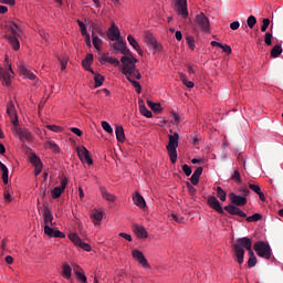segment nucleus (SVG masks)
I'll return each instance as SVG.
<instances>
[{
    "label": "nucleus",
    "instance_id": "obj_1",
    "mask_svg": "<svg viewBox=\"0 0 283 283\" xmlns=\"http://www.w3.org/2000/svg\"><path fill=\"white\" fill-rule=\"evenodd\" d=\"M244 249L249 251V260L248 266L249 269H253L258 264V259L255 258V253H253V241L250 238L243 237L239 238L233 245L234 258L238 264H244Z\"/></svg>",
    "mask_w": 283,
    "mask_h": 283
},
{
    "label": "nucleus",
    "instance_id": "obj_2",
    "mask_svg": "<svg viewBox=\"0 0 283 283\" xmlns=\"http://www.w3.org/2000/svg\"><path fill=\"white\" fill-rule=\"evenodd\" d=\"M129 56L130 55H124L120 59L123 64L122 74H124L125 76H134L135 78H137V81H140V78H143V75H140V71L136 69L134 60H132V57Z\"/></svg>",
    "mask_w": 283,
    "mask_h": 283
},
{
    "label": "nucleus",
    "instance_id": "obj_3",
    "mask_svg": "<svg viewBox=\"0 0 283 283\" xmlns=\"http://www.w3.org/2000/svg\"><path fill=\"white\" fill-rule=\"evenodd\" d=\"M7 28L11 34H6L4 39H8L13 50H20L21 43H19V36L21 35V28H19V24H17V22H9Z\"/></svg>",
    "mask_w": 283,
    "mask_h": 283
},
{
    "label": "nucleus",
    "instance_id": "obj_4",
    "mask_svg": "<svg viewBox=\"0 0 283 283\" xmlns=\"http://www.w3.org/2000/svg\"><path fill=\"white\" fill-rule=\"evenodd\" d=\"M169 142L166 147L168 156L170 158V161L172 165H176V161L178 160V143L180 140V135L178 133H174L172 135L168 136Z\"/></svg>",
    "mask_w": 283,
    "mask_h": 283
},
{
    "label": "nucleus",
    "instance_id": "obj_5",
    "mask_svg": "<svg viewBox=\"0 0 283 283\" xmlns=\"http://www.w3.org/2000/svg\"><path fill=\"white\" fill-rule=\"evenodd\" d=\"M254 251L259 258H264L265 260H271V245L263 241L254 243Z\"/></svg>",
    "mask_w": 283,
    "mask_h": 283
},
{
    "label": "nucleus",
    "instance_id": "obj_6",
    "mask_svg": "<svg viewBox=\"0 0 283 283\" xmlns=\"http://www.w3.org/2000/svg\"><path fill=\"white\" fill-rule=\"evenodd\" d=\"M69 240H71V242H73L75 247H80V249H83V251H87V252L92 251V245L83 242V240H81V237H78V234L76 233H70Z\"/></svg>",
    "mask_w": 283,
    "mask_h": 283
},
{
    "label": "nucleus",
    "instance_id": "obj_7",
    "mask_svg": "<svg viewBox=\"0 0 283 283\" xmlns=\"http://www.w3.org/2000/svg\"><path fill=\"white\" fill-rule=\"evenodd\" d=\"M7 114L9 118L11 119V123L14 127L19 126V116L17 115V107H14L13 102H9L7 104Z\"/></svg>",
    "mask_w": 283,
    "mask_h": 283
},
{
    "label": "nucleus",
    "instance_id": "obj_8",
    "mask_svg": "<svg viewBox=\"0 0 283 283\" xmlns=\"http://www.w3.org/2000/svg\"><path fill=\"white\" fill-rule=\"evenodd\" d=\"M145 42L149 50H154L155 52H160V50H163V46L158 44V41L151 33H146Z\"/></svg>",
    "mask_w": 283,
    "mask_h": 283
},
{
    "label": "nucleus",
    "instance_id": "obj_9",
    "mask_svg": "<svg viewBox=\"0 0 283 283\" xmlns=\"http://www.w3.org/2000/svg\"><path fill=\"white\" fill-rule=\"evenodd\" d=\"M77 156L82 163L94 165V160H92V157L90 156V150H87L85 146L77 147Z\"/></svg>",
    "mask_w": 283,
    "mask_h": 283
},
{
    "label": "nucleus",
    "instance_id": "obj_10",
    "mask_svg": "<svg viewBox=\"0 0 283 283\" xmlns=\"http://www.w3.org/2000/svg\"><path fill=\"white\" fill-rule=\"evenodd\" d=\"M175 10L178 14H181L184 19L189 17V11H187V0H175Z\"/></svg>",
    "mask_w": 283,
    "mask_h": 283
},
{
    "label": "nucleus",
    "instance_id": "obj_11",
    "mask_svg": "<svg viewBox=\"0 0 283 283\" xmlns=\"http://www.w3.org/2000/svg\"><path fill=\"white\" fill-rule=\"evenodd\" d=\"M197 24L203 32H209L211 24L209 23V18L205 13H200L196 17Z\"/></svg>",
    "mask_w": 283,
    "mask_h": 283
},
{
    "label": "nucleus",
    "instance_id": "obj_12",
    "mask_svg": "<svg viewBox=\"0 0 283 283\" xmlns=\"http://www.w3.org/2000/svg\"><path fill=\"white\" fill-rule=\"evenodd\" d=\"M132 255L134 260H136V262H138L143 266V269H149V262L145 258V254L140 252V250H133Z\"/></svg>",
    "mask_w": 283,
    "mask_h": 283
},
{
    "label": "nucleus",
    "instance_id": "obj_13",
    "mask_svg": "<svg viewBox=\"0 0 283 283\" xmlns=\"http://www.w3.org/2000/svg\"><path fill=\"white\" fill-rule=\"evenodd\" d=\"M114 49L117 50V52L124 54V56H132V51L127 49V42L123 40H117L114 43Z\"/></svg>",
    "mask_w": 283,
    "mask_h": 283
},
{
    "label": "nucleus",
    "instance_id": "obj_14",
    "mask_svg": "<svg viewBox=\"0 0 283 283\" xmlns=\"http://www.w3.org/2000/svg\"><path fill=\"white\" fill-rule=\"evenodd\" d=\"M208 205L210 209H213L218 213L224 214V209H222V205H220V201L214 196L208 197Z\"/></svg>",
    "mask_w": 283,
    "mask_h": 283
},
{
    "label": "nucleus",
    "instance_id": "obj_15",
    "mask_svg": "<svg viewBox=\"0 0 283 283\" xmlns=\"http://www.w3.org/2000/svg\"><path fill=\"white\" fill-rule=\"evenodd\" d=\"M229 198H230L231 203L235 205V207H244L247 205V198L242 197L240 195L230 192Z\"/></svg>",
    "mask_w": 283,
    "mask_h": 283
},
{
    "label": "nucleus",
    "instance_id": "obj_16",
    "mask_svg": "<svg viewBox=\"0 0 283 283\" xmlns=\"http://www.w3.org/2000/svg\"><path fill=\"white\" fill-rule=\"evenodd\" d=\"M224 211L230 213V216H239V218H247V214L244 213V211H242L240 208L233 205L226 206Z\"/></svg>",
    "mask_w": 283,
    "mask_h": 283
},
{
    "label": "nucleus",
    "instance_id": "obj_17",
    "mask_svg": "<svg viewBox=\"0 0 283 283\" xmlns=\"http://www.w3.org/2000/svg\"><path fill=\"white\" fill-rule=\"evenodd\" d=\"M107 36L111 41H119L120 40V30L116 27V24H112L108 29Z\"/></svg>",
    "mask_w": 283,
    "mask_h": 283
},
{
    "label": "nucleus",
    "instance_id": "obj_18",
    "mask_svg": "<svg viewBox=\"0 0 283 283\" xmlns=\"http://www.w3.org/2000/svg\"><path fill=\"white\" fill-rule=\"evenodd\" d=\"M44 233L49 235V238H65V234L60 230H54L50 226H44Z\"/></svg>",
    "mask_w": 283,
    "mask_h": 283
},
{
    "label": "nucleus",
    "instance_id": "obj_19",
    "mask_svg": "<svg viewBox=\"0 0 283 283\" xmlns=\"http://www.w3.org/2000/svg\"><path fill=\"white\" fill-rule=\"evenodd\" d=\"M12 74H14V72L12 71V66H9V70L4 71V73L0 75L7 87H10L12 83Z\"/></svg>",
    "mask_w": 283,
    "mask_h": 283
},
{
    "label": "nucleus",
    "instance_id": "obj_20",
    "mask_svg": "<svg viewBox=\"0 0 283 283\" xmlns=\"http://www.w3.org/2000/svg\"><path fill=\"white\" fill-rule=\"evenodd\" d=\"M44 209V213H43V219H44V224L48 226H52L54 223H52V220H54V216L52 214V210H50V208H48V206H43Z\"/></svg>",
    "mask_w": 283,
    "mask_h": 283
},
{
    "label": "nucleus",
    "instance_id": "obj_21",
    "mask_svg": "<svg viewBox=\"0 0 283 283\" xmlns=\"http://www.w3.org/2000/svg\"><path fill=\"white\" fill-rule=\"evenodd\" d=\"M133 202L134 205H136V207H139V209H145L147 207L145 198H143L138 192H135V195L133 196Z\"/></svg>",
    "mask_w": 283,
    "mask_h": 283
},
{
    "label": "nucleus",
    "instance_id": "obj_22",
    "mask_svg": "<svg viewBox=\"0 0 283 283\" xmlns=\"http://www.w3.org/2000/svg\"><path fill=\"white\" fill-rule=\"evenodd\" d=\"M99 63H111V65H115V67H118V65H120V61H118V59L109 56V54H103Z\"/></svg>",
    "mask_w": 283,
    "mask_h": 283
},
{
    "label": "nucleus",
    "instance_id": "obj_23",
    "mask_svg": "<svg viewBox=\"0 0 283 283\" xmlns=\"http://www.w3.org/2000/svg\"><path fill=\"white\" fill-rule=\"evenodd\" d=\"M18 135L22 143H25V140L30 143L32 140V133L28 129H19Z\"/></svg>",
    "mask_w": 283,
    "mask_h": 283
},
{
    "label": "nucleus",
    "instance_id": "obj_24",
    "mask_svg": "<svg viewBox=\"0 0 283 283\" xmlns=\"http://www.w3.org/2000/svg\"><path fill=\"white\" fill-rule=\"evenodd\" d=\"M200 176H202V167H198L192 176L190 177V182L196 186L198 182H200Z\"/></svg>",
    "mask_w": 283,
    "mask_h": 283
},
{
    "label": "nucleus",
    "instance_id": "obj_25",
    "mask_svg": "<svg viewBox=\"0 0 283 283\" xmlns=\"http://www.w3.org/2000/svg\"><path fill=\"white\" fill-rule=\"evenodd\" d=\"M18 69L19 72H21L23 76H27V78H30V81H36V75H34V73L28 70L24 65H19Z\"/></svg>",
    "mask_w": 283,
    "mask_h": 283
},
{
    "label": "nucleus",
    "instance_id": "obj_26",
    "mask_svg": "<svg viewBox=\"0 0 283 283\" xmlns=\"http://www.w3.org/2000/svg\"><path fill=\"white\" fill-rule=\"evenodd\" d=\"M134 232L136 233L137 238H148L147 230L143 226L135 224Z\"/></svg>",
    "mask_w": 283,
    "mask_h": 283
},
{
    "label": "nucleus",
    "instance_id": "obj_27",
    "mask_svg": "<svg viewBox=\"0 0 283 283\" xmlns=\"http://www.w3.org/2000/svg\"><path fill=\"white\" fill-rule=\"evenodd\" d=\"M127 41L129 43V45H132V48H134V50H136V52L143 56V50L140 49V44H138V42L136 41V39H134L132 35L127 36Z\"/></svg>",
    "mask_w": 283,
    "mask_h": 283
},
{
    "label": "nucleus",
    "instance_id": "obj_28",
    "mask_svg": "<svg viewBox=\"0 0 283 283\" xmlns=\"http://www.w3.org/2000/svg\"><path fill=\"white\" fill-rule=\"evenodd\" d=\"M92 63H94V54L88 53L82 61V66L84 70H90V67H92Z\"/></svg>",
    "mask_w": 283,
    "mask_h": 283
},
{
    "label": "nucleus",
    "instance_id": "obj_29",
    "mask_svg": "<svg viewBox=\"0 0 283 283\" xmlns=\"http://www.w3.org/2000/svg\"><path fill=\"white\" fill-rule=\"evenodd\" d=\"M115 134L118 143H125V129L123 128V126H116Z\"/></svg>",
    "mask_w": 283,
    "mask_h": 283
},
{
    "label": "nucleus",
    "instance_id": "obj_30",
    "mask_svg": "<svg viewBox=\"0 0 283 283\" xmlns=\"http://www.w3.org/2000/svg\"><path fill=\"white\" fill-rule=\"evenodd\" d=\"M101 193L104 198V200H107L108 202H115L116 201V196L113 193L107 192V189L101 188Z\"/></svg>",
    "mask_w": 283,
    "mask_h": 283
},
{
    "label": "nucleus",
    "instance_id": "obj_31",
    "mask_svg": "<svg viewBox=\"0 0 283 283\" xmlns=\"http://www.w3.org/2000/svg\"><path fill=\"white\" fill-rule=\"evenodd\" d=\"M29 158L33 167H43V161H41V158L36 154H31Z\"/></svg>",
    "mask_w": 283,
    "mask_h": 283
},
{
    "label": "nucleus",
    "instance_id": "obj_32",
    "mask_svg": "<svg viewBox=\"0 0 283 283\" xmlns=\"http://www.w3.org/2000/svg\"><path fill=\"white\" fill-rule=\"evenodd\" d=\"M92 39H93L92 42L95 50H101V45H103V40H101L98 35H96V32L94 31H92Z\"/></svg>",
    "mask_w": 283,
    "mask_h": 283
},
{
    "label": "nucleus",
    "instance_id": "obj_33",
    "mask_svg": "<svg viewBox=\"0 0 283 283\" xmlns=\"http://www.w3.org/2000/svg\"><path fill=\"white\" fill-rule=\"evenodd\" d=\"M91 218L93 219L94 224H101V221L103 220V211L95 210Z\"/></svg>",
    "mask_w": 283,
    "mask_h": 283
},
{
    "label": "nucleus",
    "instance_id": "obj_34",
    "mask_svg": "<svg viewBox=\"0 0 283 283\" xmlns=\"http://www.w3.org/2000/svg\"><path fill=\"white\" fill-rule=\"evenodd\" d=\"M132 76L133 75H128V76H126V78H127V81H129V83H132L133 87H135L137 94H140V92H143V86H140V82L133 80Z\"/></svg>",
    "mask_w": 283,
    "mask_h": 283
},
{
    "label": "nucleus",
    "instance_id": "obj_35",
    "mask_svg": "<svg viewBox=\"0 0 283 283\" xmlns=\"http://www.w3.org/2000/svg\"><path fill=\"white\" fill-rule=\"evenodd\" d=\"M147 105H148V107H150V109L153 112H156L157 114H160V112H163V107L158 103H154V102L148 99Z\"/></svg>",
    "mask_w": 283,
    "mask_h": 283
},
{
    "label": "nucleus",
    "instance_id": "obj_36",
    "mask_svg": "<svg viewBox=\"0 0 283 283\" xmlns=\"http://www.w3.org/2000/svg\"><path fill=\"white\" fill-rule=\"evenodd\" d=\"M282 54V45L276 44L271 50V56L272 59H277Z\"/></svg>",
    "mask_w": 283,
    "mask_h": 283
},
{
    "label": "nucleus",
    "instance_id": "obj_37",
    "mask_svg": "<svg viewBox=\"0 0 283 283\" xmlns=\"http://www.w3.org/2000/svg\"><path fill=\"white\" fill-rule=\"evenodd\" d=\"M62 275L65 277V280H70V277H72V266L64 264Z\"/></svg>",
    "mask_w": 283,
    "mask_h": 283
},
{
    "label": "nucleus",
    "instance_id": "obj_38",
    "mask_svg": "<svg viewBox=\"0 0 283 283\" xmlns=\"http://www.w3.org/2000/svg\"><path fill=\"white\" fill-rule=\"evenodd\" d=\"M139 112H140L142 116H145L146 118H151L154 116L151 111L147 109V106H145V105L139 106Z\"/></svg>",
    "mask_w": 283,
    "mask_h": 283
},
{
    "label": "nucleus",
    "instance_id": "obj_39",
    "mask_svg": "<svg viewBox=\"0 0 283 283\" xmlns=\"http://www.w3.org/2000/svg\"><path fill=\"white\" fill-rule=\"evenodd\" d=\"M45 148L52 149V151H54L55 154H59V151H61V148H59V145H56V143L54 142H46Z\"/></svg>",
    "mask_w": 283,
    "mask_h": 283
},
{
    "label": "nucleus",
    "instance_id": "obj_40",
    "mask_svg": "<svg viewBox=\"0 0 283 283\" xmlns=\"http://www.w3.org/2000/svg\"><path fill=\"white\" fill-rule=\"evenodd\" d=\"M94 82H95V87H101L103 83H105V77L98 73L95 74L94 76Z\"/></svg>",
    "mask_w": 283,
    "mask_h": 283
},
{
    "label": "nucleus",
    "instance_id": "obj_41",
    "mask_svg": "<svg viewBox=\"0 0 283 283\" xmlns=\"http://www.w3.org/2000/svg\"><path fill=\"white\" fill-rule=\"evenodd\" d=\"M217 197L221 202H224L227 200V192L222 189V187H217Z\"/></svg>",
    "mask_w": 283,
    "mask_h": 283
},
{
    "label": "nucleus",
    "instance_id": "obj_42",
    "mask_svg": "<svg viewBox=\"0 0 283 283\" xmlns=\"http://www.w3.org/2000/svg\"><path fill=\"white\" fill-rule=\"evenodd\" d=\"M63 189H61V187H55L52 191H51V196L54 200H56V198H61V195L63 193Z\"/></svg>",
    "mask_w": 283,
    "mask_h": 283
},
{
    "label": "nucleus",
    "instance_id": "obj_43",
    "mask_svg": "<svg viewBox=\"0 0 283 283\" xmlns=\"http://www.w3.org/2000/svg\"><path fill=\"white\" fill-rule=\"evenodd\" d=\"M186 43L190 50H196V40L193 39V36L188 35L186 38Z\"/></svg>",
    "mask_w": 283,
    "mask_h": 283
},
{
    "label": "nucleus",
    "instance_id": "obj_44",
    "mask_svg": "<svg viewBox=\"0 0 283 283\" xmlns=\"http://www.w3.org/2000/svg\"><path fill=\"white\" fill-rule=\"evenodd\" d=\"M91 28H92L93 32H97V34H99V36H103V28H101V25H98V23L91 22Z\"/></svg>",
    "mask_w": 283,
    "mask_h": 283
},
{
    "label": "nucleus",
    "instance_id": "obj_45",
    "mask_svg": "<svg viewBox=\"0 0 283 283\" xmlns=\"http://www.w3.org/2000/svg\"><path fill=\"white\" fill-rule=\"evenodd\" d=\"M255 23H258V19H255L254 15H250L247 20L248 28L253 30V28H255Z\"/></svg>",
    "mask_w": 283,
    "mask_h": 283
},
{
    "label": "nucleus",
    "instance_id": "obj_46",
    "mask_svg": "<svg viewBox=\"0 0 283 283\" xmlns=\"http://www.w3.org/2000/svg\"><path fill=\"white\" fill-rule=\"evenodd\" d=\"M262 219V214L254 213L253 216H250L247 218V222H258Z\"/></svg>",
    "mask_w": 283,
    "mask_h": 283
},
{
    "label": "nucleus",
    "instance_id": "obj_47",
    "mask_svg": "<svg viewBox=\"0 0 283 283\" xmlns=\"http://www.w3.org/2000/svg\"><path fill=\"white\" fill-rule=\"evenodd\" d=\"M1 171H2V181H3V184L8 185V174H9L8 167L6 165L2 166Z\"/></svg>",
    "mask_w": 283,
    "mask_h": 283
},
{
    "label": "nucleus",
    "instance_id": "obj_48",
    "mask_svg": "<svg viewBox=\"0 0 283 283\" xmlns=\"http://www.w3.org/2000/svg\"><path fill=\"white\" fill-rule=\"evenodd\" d=\"M231 179L234 180V182L240 184L242 182V177L240 176V171L234 170L231 175Z\"/></svg>",
    "mask_w": 283,
    "mask_h": 283
},
{
    "label": "nucleus",
    "instance_id": "obj_49",
    "mask_svg": "<svg viewBox=\"0 0 283 283\" xmlns=\"http://www.w3.org/2000/svg\"><path fill=\"white\" fill-rule=\"evenodd\" d=\"M102 127L104 132H107V134H114V128H112V125L107 122H102Z\"/></svg>",
    "mask_w": 283,
    "mask_h": 283
},
{
    "label": "nucleus",
    "instance_id": "obj_50",
    "mask_svg": "<svg viewBox=\"0 0 283 283\" xmlns=\"http://www.w3.org/2000/svg\"><path fill=\"white\" fill-rule=\"evenodd\" d=\"M273 34L271 32H266L264 35V42L268 45H273Z\"/></svg>",
    "mask_w": 283,
    "mask_h": 283
},
{
    "label": "nucleus",
    "instance_id": "obj_51",
    "mask_svg": "<svg viewBox=\"0 0 283 283\" xmlns=\"http://www.w3.org/2000/svg\"><path fill=\"white\" fill-rule=\"evenodd\" d=\"M269 25H271V20L269 18L263 19L261 32H266V30L269 29Z\"/></svg>",
    "mask_w": 283,
    "mask_h": 283
},
{
    "label": "nucleus",
    "instance_id": "obj_52",
    "mask_svg": "<svg viewBox=\"0 0 283 283\" xmlns=\"http://www.w3.org/2000/svg\"><path fill=\"white\" fill-rule=\"evenodd\" d=\"M76 279L78 280V282L81 283H87V276H85V274L81 273V272H75Z\"/></svg>",
    "mask_w": 283,
    "mask_h": 283
},
{
    "label": "nucleus",
    "instance_id": "obj_53",
    "mask_svg": "<svg viewBox=\"0 0 283 283\" xmlns=\"http://www.w3.org/2000/svg\"><path fill=\"white\" fill-rule=\"evenodd\" d=\"M249 189H251V191H254V193H260L262 191V189H260V186L254 184H250Z\"/></svg>",
    "mask_w": 283,
    "mask_h": 283
},
{
    "label": "nucleus",
    "instance_id": "obj_54",
    "mask_svg": "<svg viewBox=\"0 0 283 283\" xmlns=\"http://www.w3.org/2000/svg\"><path fill=\"white\" fill-rule=\"evenodd\" d=\"M186 187L191 196L196 195V187H193L189 181L186 182Z\"/></svg>",
    "mask_w": 283,
    "mask_h": 283
},
{
    "label": "nucleus",
    "instance_id": "obj_55",
    "mask_svg": "<svg viewBox=\"0 0 283 283\" xmlns=\"http://www.w3.org/2000/svg\"><path fill=\"white\" fill-rule=\"evenodd\" d=\"M46 129H50V132L59 133V132H61V126H57V125H48V126H46Z\"/></svg>",
    "mask_w": 283,
    "mask_h": 283
},
{
    "label": "nucleus",
    "instance_id": "obj_56",
    "mask_svg": "<svg viewBox=\"0 0 283 283\" xmlns=\"http://www.w3.org/2000/svg\"><path fill=\"white\" fill-rule=\"evenodd\" d=\"M182 171L186 176H191V167H189V165L185 164L182 166Z\"/></svg>",
    "mask_w": 283,
    "mask_h": 283
},
{
    "label": "nucleus",
    "instance_id": "obj_57",
    "mask_svg": "<svg viewBox=\"0 0 283 283\" xmlns=\"http://www.w3.org/2000/svg\"><path fill=\"white\" fill-rule=\"evenodd\" d=\"M220 49L223 50L226 54H231V46L228 44H221Z\"/></svg>",
    "mask_w": 283,
    "mask_h": 283
},
{
    "label": "nucleus",
    "instance_id": "obj_58",
    "mask_svg": "<svg viewBox=\"0 0 283 283\" xmlns=\"http://www.w3.org/2000/svg\"><path fill=\"white\" fill-rule=\"evenodd\" d=\"M3 196H4L6 202H12V196L10 195V190H6Z\"/></svg>",
    "mask_w": 283,
    "mask_h": 283
},
{
    "label": "nucleus",
    "instance_id": "obj_59",
    "mask_svg": "<svg viewBox=\"0 0 283 283\" xmlns=\"http://www.w3.org/2000/svg\"><path fill=\"white\" fill-rule=\"evenodd\" d=\"M72 134H75V136H83V130L76 127L71 128Z\"/></svg>",
    "mask_w": 283,
    "mask_h": 283
},
{
    "label": "nucleus",
    "instance_id": "obj_60",
    "mask_svg": "<svg viewBox=\"0 0 283 283\" xmlns=\"http://www.w3.org/2000/svg\"><path fill=\"white\" fill-rule=\"evenodd\" d=\"M172 120L175 125H178V123H180V115L178 113H172Z\"/></svg>",
    "mask_w": 283,
    "mask_h": 283
},
{
    "label": "nucleus",
    "instance_id": "obj_61",
    "mask_svg": "<svg viewBox=\"0 0 283 283\" xmlns=\"http://www.w3.org/2000/svg\"><path fill=\"white\" fill-rule=\"evenodd\" d=\"M119 237L124 238V240H127L128 242H132V234H127L125 232H120Z\"/></svg>",
    "mask_w": 283,
    "mask_h": 283
},
{
    "label": "nucleus",
    "instance_id": "obj_62",
    "mask_svg": "<svg viewBox=\"0 0 283 283\" xmlns=\"http://www.w3.org/2000/svg\"><path fill=\"white\" fill-rule=\"evenodd\" d=\"M65 187H67V178H62L60 189H62V191H65Z\"/></svg>",
    "mask_w": 283,
    "mask_h": 283
},
{
    "label": "nucleus",
    "instance_id": "obj_63",
    "mask_svg": "<svg viewBox=\"0 0 283 283\" xmlns=\"http://www.w3.org/2000/svg\"><path fill=\"white\" fill-rule=\"evenodd\" d=\"M230 28L232 30H238L240 28V22L239 21H234L230 24Z\"/></svg>",
    "mask_w": 283,
    "mask_h": 283
},
{
    "label": "nucleus",
    "instance_id": "obj_64",
    "mask_svg": "<svg viewBox=\"0 0 283 283\" xmlns=\"http://www.w3.org/2000/svg\"><path fill=\"white\" fill-rule=\"evenodd\" d=\"M62 70H65L67 67V59L60 60Z\"/></svg>",
    "mask_w": 283,
    "mask_h": 283
}]
</instances>
